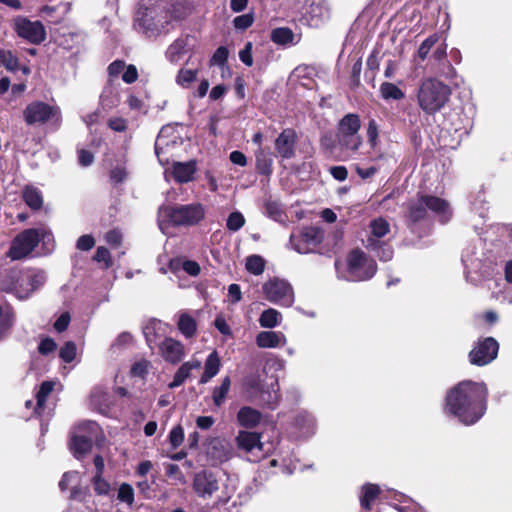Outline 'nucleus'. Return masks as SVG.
Here are the masks:
<instances>
[{
	"mask_svg": "<svg viewBox=\"0 0 512 512\" xmlns=\"http://www.w3.org/2000/svg\"><path fill=\"white\" fill-rule=\"evenodd\" d=\"M178 329L179 331L186 337H192L196 332V322L195 320L187 313H182L179 316L178 320Z\"/></svg>",
	"mask_w": 512,
	"mask_h": 512,
	"instance_id": "obj_41",
	"label": "nucleus"
},
{
	"mask_svg": "<svg viewBox=\"0 0 512 512\" xmlns=\"http://www.w3.org/2000/svg\"><path fill=\"white\" fill-rule=\"evenodd\" d=\"M13 319L9 312H4L0 306V339L7 333L12 326Z\"/></svg>",
	"mask_w": 512,
	"mask_h": 512,
	"instance_id": "obj_60",
	"label": "nucleus"
},
{
	"mask_svg": "<svg viewBox=\"0 0 512 512\" xmlns=\"http://www.w3.org/2000/svg\"><path fill=\"white\" fill-rule=\"evenodd\" d=\"M228 56H229L228 49L225 46H220L214 52V54L210 60V64L223 67L228 60Z\"/></svg>",
	"mask_w": 512,
	"mask_h": 512,
	"instance_id": "obj_58",
	"label": "nucleus"
},
{
	"mask_svg": "<svg viewBox=\"0 0 512 512\" xmlns=\"http://www.w3.org/2000/svg\"><path fill=\"white\" fill-rule=\"evenodd\" d=\"M62 492L70 490L69 499L82 503L89 512H93L96 491V475L87 477L76 471L65 472L59 482Z\"/></svg>",
	"mask_w": 512,
	"mask_h": 512,
	"instance_id": "obj_5",
	"label": "nucleus"
},
{
	"mask_svg": "<svg viewBox=\"0 0 512 512\" xmlns=\"http://www.w3.org/2000/svg\"><path fill=\"white\" fill-rule=\"evenodd\" d=\"M245 268L255 276L261 275L265 270V260L260 255H250L246 258Z\"/></svg>",
	"mask_w": 512,
	"mask_h": 512,
	"instance_id": "obj_45",
	"label": "nucleus"
},
{
	"mask_svg": "<svg viewBox=\"0 0 512 512\" xmlns=\"http://www.w3.org/2000/svg\"><path fill=\"white\" fill-rule=\"evenodd\" d=\"M450 87L435 77L421 81L417 88L416 98L419 108L427 115H435L449 102Z\"/></svg>",
	"mask_w": 512,
	"mask_h": 512,
	"instance_id": "obj_4",
	"label": "nucleus"
},
{
	"mask_svg": "<svg viewBox=\"0 0 512 512\" xmlns=\"http://www.w3.org/2000/svg\"><path fill=\"white\" fill-rule=\"evenodd\" d=\"M96 424L91 420H83L74 426L71 431L69 447L77 459H83L93 447Z\"/></svg>",
	"mask_w": 512,
	"mask_h": 512,
	"instance_id": "obj_10",
	"label": "nucleus"
},
{
	"mask_svg": "<svg viewBox=\"0 0 512 512\" xmlns=\"http://www.w3.org/2000/svg\"><path fill=\"white\" fill-rule=\"evenodd\" d=\"M171 131L170 126L162 127L155 142V154L162 166L169 163L167 156L169 148L177 144V136L170 137Z\"/></svg>",
	"mask_w": 512,
	"mask_h": 512,
	"instance_id": "obj_22",
	"label": "nucleus"
},
{
	"mask_svg": "<svg viewBox=\"0 0 512 512\" xmlns=\"http://www.w3.org/2000/svg\"><path fill=\"white\" fill-rule=\"evenodd\" d=\"M0 63L11 72L19 69L18 58L10 50H0Z\"/></svg>",
	"mask_w": 512,
	"mask_h": 512,
	"instance_id": "obj_46",
	"label": "nucleus"
},
{
	"mask_svg": "<svg viewBox=\"0 0 512 512\" xmlns=\"http://www.w3.org/2000/svg\"><path fill=\"white\" fill-rule=\"evenodd\" d=\"M296 132L293 129L283 130L275 140V150L284 159L295 155Z\"/></svg>",
	"mask_w": 512,
	"mask_h": 512,
	"instance_id": "obj_23",
	"label": "nucleus"
},
{
	"mask_svg": "<svg viewBox=\"0 0 512 512\" xmlns=\"http://www.w3.org/2000/svg\"><path fill=\"white\" fill-rule=\"evenodd\" d=\"M172 20L170 0H144L137 11L135 23L139 31L152 38L167 33Z\"/></svg>",
	"mask_w": 512,
	"mask_h": 512,
	"instance_id": "obj_2",
	"label": "nucleus"
},
{
	"mask_svg": "<svg viewBox=\"0 0 512 512\" xmlns=\"http://www.w3.org/2000/svg\"><path fill=\"white\" fill-rule=\"evenodd\" d=\"M237 448L253 458L250 460L257 461L265 456L264 444L261 442V434L250 431H239L236 436Z\"/></svg>",
	"mask_w": 512,
	"mask_h": 512,
	"instance_id": "obj_17",
	"label": "nucleus"
},
{
	"mask_svg": "<svg viewBox=\"0 0 512 512\" xmlns=\"http://www.w3.org/2000/svg\"><path fill=\"white\" fill-rule=\"evenodd\" d=\"M150 362L146 359H141L135 362L130 369V374L135 377L144 378L149 371Z\"/></svg>",
	"mask_w": 512,
	"mask_h": 512,
	"instance_id": "obj_55",
	"label": "nucleus"
},
{
	"mask_svg": "<svg viewBox=\"0 0 512 512\" xmlns=\"http://www.w3.org/2000/svg\"><path fill=\"white\" fill-rule=\"evenodd\" d=\"M282 315L274 308L264 310L259 317V324L263 328H274L280 324Z\"/></svg>",
	"mask_w": 512,
	"mask_h": 512,
	"instance_id": "obj_38",
	"label": "nucleus"
},
{
	"mask_svg": "<svg viewBox=\"0 0 512 512\" xmlns=\"http://www.w3.org/2000/svg\"><path fill=\"white\" fill-rule=\"evenodd\" d=\"M368 250L374 253L381 261H390L394 255L392 246L386 241H379L377 248Z\"/></svg>",
	"mask_w": 512,
	"mask_h": 512,
	"instance_id": "obj_47",
	"label": "nucleus"
},
{
	"mask_svg": "<svg viewBox=\"0 0 512 512\" xmlns=\"http://www.w3.org/2000/svg\"><path fill=\"white\" fill-rule=\"evenodd\" d=\"M233 24L235 28L245 30L253 24V17L251 14L237 16L234 18Z\"/></svg>",
	"mask_w": 512,
	"mask_h": 512,
	"instance_id": "obj_63",
	"label": "nucleus"
},
{
	"mask_svg": "<svg viewBox=\"0 0 512 512\" xmlns=\"http://www.w3.org/2000/svg\"><path fill=\"white\" fill-rule=\"evenodd\" d=\"M379 92L385 101H399L405 97V93L394 83L383 82L380 85Z\"/></svg>",
	"mask_w": 512,
	"mask_h": 512,
	"instance_id": "obj_37",
	"label": "nucleus"
},
{
	"mask_svg": "<svg viewBox=\"0 0 512 512\" xmlns=\"http://www.w3.org/2000/svg\"><path fill=\"white\" fill-rule=\"evenodd\" d=\"M126 64L123 60L113 61L107 68L110 77V84L104 88L101 98L102 104L105 107L113 108L119 103V93L115 87L112 86L111 82L113 78H117L120 74H123Z\"/></svg>",
	"mask_w": 512,
	"mask_h": 512,
	"instance_id": "obj_18",
	"label": "nucleus"
},
{
	"mask_svg": "<svg viewBox=\"0 0 512 512\" xmlns=\"http://www.w3.org/2000/svg\"><path fill=\"white\" fill-rule=\"evenodd\" d=\"M361 121L357 114H346L338 123L337 133L359 135Z\"/></svg>",
	"mask_w": 512,
	"mask_h": 512,
	"instance_id": "obj_34",
	"label": "nucleus"
},
{
	"mask_svg": "<svg viewBox=\"0 0 512 512\" xmlns=\"http://www.w3.org/2000/svg\"><path fill=\"white\" fill-rule=\"evenodd\" d=\"M172 168L175 180L180 183H185L192 180L196 171V165L194 161L174 162Z\"/></svg>",
	"mask_w": 512,
	"mask_h": 512,
	"instance_id": "obj_32",
	"label": "nucleus"
},
{
	"mask_svg": "<svg viewBox=\"0 0 512 512\" xmlns=\"http://www.w3.org/2000/svg\"><path fill=\"white\" fill-rule=\"evenodd\" d=\"M488 391L484 383L462 381L447 392L445 411L465 424L476 423L487 408Z\"/></svg>",
	"mask_w": 512,
	"mask_h": 512,
	"instance_id": "obj_1",
	"label": "nucleus"
},
{
	"mask_svg": "<svg viewBox=\"0 0 512 512\" xmlns=\"http://www.w3.org/2000/svg\"><path fill=\"white\" fill-rule=\"evenodd\" d=\"M23 117L28 125L50 123L59 127L61 112L59 107L51 106L42 101H34L26 106Z\"/></svg>",
	"mask_w": 512,
	"mask_h": 512,
	"instance_id": "obj_11",
	"label": "nucleus"
},
{
	"mask_svg": "<svg viewBox=\"0 0 512 512\" xmlns=\"http://www.w3.org/2000/svg\"><path fill=\"white\" fill-rule=\"evenodd\" d=\"M426 205L424 203V196H421L416 203H413L409 209V217L413 221H419L426 215Z\"/></svg>",
	"mask_w": 512,
	"mask_h": 512,
	"instance_id": "obj_50",
	"label": "nucleus"
},
{
	"mask_svg": "<svg viewBox=\"0 0 512 512\" xmlns=\"http://www.w3.org/2000/svg\"><path fill=\"white\" fill-rule=\"evenodd\" d=\"M221 487L222 495L219 497V500L225 503L231 498L234 488H230L224 483L221 473L204 469L197 472L193 477V491L201 499H211Z\"/></svg>",
	"mask_w": 512,
	"mask_h": 512,
	"instance_id": "obj_9",
	"label": "nucleus"
},
{
	"mask_svg": "<svg viewBox=\"0 0 512 512\" xmlns=\"http://www.w3.org/2000/svg\"><path fill=\"white\" fill-rule=\"evenodd\" d=\"M197 76V69H180L176 76V83L182 87H187Z\"/></svg>",
	"mask_w": 512,
	"mask_h": 512,
	"instance_id": "obj_51",
	"label": "nucleus"
},
{
	"mask_svg": "<svg viewBox=\"0 0 512 512\" xmlns=\"http://www.w3.org/2000/svg\"><path fill=\"white\" fill-rule=\"evenodd\" d=\"M461 260L465 268L466 279L473 285L480 284L494 273V259L485 253L484 243L481 240L469 244L463 250Z\"/></svg>",
	"mask_w": 512,
	"mask_h": 512,
	"instance_id": "obj_3",
	"label": "nucleus"
},
{
	"mask_svg": "<svg viewBox=\"0 0 512 512\" xmlns=\"http://www.w3.org/2000/svg\"><path fill=\"white\" fill-rule=\"evenodd\" d=\"M245 224V218L239 211L232 212L227 219L226 226L228 230L236 232L240 230Z\"/></svg>",
	"mask_w": 512,
	"mask_h": 512,
	"instance_id": "obj_53",
	"label": "nucleus"
},
{
	"mask_svg": "<svg viewBox=\"0 0 512 512\" xmlns=\"http://www.w3.org/2000/svg\"><path fill=\"white\" fill-rule=\"evenodd\" d=\"M262 289L265 298L271 303L282 307H291L294 303L293 288L285 279L271 278L263 284Z\"/></svg>",
	"mask_w": 512,
	"mask_h": 512,
	"instance_id": "obj_13",
	"label": "nucleus"
},
{
	"mask_svg": "<svg viewBox=\"0 0 512 512\" xmlns=\"http://www.w3.org/2000/svg\"><path fill=\"white\" fill-rule=\"evenodd\" d=\"M256 166L261 174L271 173L272 159L261 149L256 153Z\"/></svg>",
	"mask_w": 512,
	"mask_h": 512,
	"instance_id": "obj_49",
	"label": "nucleus"
},
{
	"mask_svg": "<svg viewBox=\"0 0 512 512\" xmlns=\"http://www.w3.org/2000/svg\"><path fill=\"white\" fill-rule=\"evenodd\" d=\"M184 440V431L183 428L178 425L172 428V430L169 433V441L171 443V446L173 448L179 447Z\"/></svg>",
	"mask_w": 512,
	"mask_h": 512,
	"instance_id": "obj_59",
	"label": "nucleus"
},
{
	"mask_svg": "<svg viewBox=\"0 0 512 512\" xmlns=\"http://www.w3.org/2000/svg\"><path fill=\"white\" fill-rule=\"evenodd\" d=\"M59 357L66 363L72 362L76 357V345L72 341L66 342L59 351Z\"/></svg>",
	"mask_w": 512,
	"mask_h": 512,
	"instance_id": "obj_54",
	"label": "nucleus"
},
{
	"mask_svg": "<svg viewBox=\"0 0 512 512\" xmlns=\"http://www.w3.org/2000/svg\"><path fill=\"white\" fill-rule=\"evenodd\" d=\"M390 233V224L383 217H378L370 221L368 226V234L364 240L367 249L377 248L378 242L383 241L386 235Z\"/></svg>",
	"mask_w": 512,
	"mask_h": 512,
	"instance_id": "obj_20",
	"label": "nucleus"
},
{
	"mask_svg": "<svg viewBox=\"0 0 512 512\" xmlns=\"http://www.w3.org/2000/svg\"><path fill=\"white\" fill-rule=\"evenodd\" d=\"M95 245V240L92 235H83L78 238L76 242L77 249L81 251H89Z\"/></svg>",
	"mask_w": 512,
	"mask_h": 512,
	"instance_id": "obj_64",
	"label": "nucleus"
},
{
	"mask_svg": "<svg viewBox=\"0 0 512 512\" xmlns=\"http://www.w3.org/2000/svg\"><path fill=\"white\" fill-rule=\"evenodd\" d=\"M23 199L25 203L33 210H38L43 205L41 192L34 187L27 186L23 190Z\"/></svg>",
	"mask_w": 512,
	"mask_h": 512,
	"instance_id": "obj_39",
	"label": "nucleus"
},
{
	"mask_svg": "<svg viewBox=\"0 0 512 512\" xmlns=\"http://www.w3.org/2000/svg\"><path fill=\"white\" fill-rule=\"evenodd\" d=\"M230 386L231 380L226 376L223 378L221 385L213 389L212 399L215 406L220 407L225 402Z\"/></svg>",
	"mask_w": 512,
	"mask_h": 512,
	"instance_id": "obj_44",
	"label": "nucleus"
},
{
	"mask_svg": "<svg viewBox=\"0 0 512 512\" xmlns=\"http://www.w3.org/2000/svg\"><path fill=\"white\" fill-rule=\"evenodd\" d=\"M265 213L274 220H279L282 217L283 211L281 204L277 201L268 200L265 203Z\"/></svg>",
	"mask_w": 512,
	"mask_h": 512,
	"instance_id": "obj_57",
	"label": "nucleus"
},
{
	"mask_svg": "<svg viewBox=\"0 0 512 512\" xmlns=\"http://www.w3.org/2000/svg\"><path fill=\"white\" fill-rule=\"evenodd\" d=\"M380 493V488L375 484H365L362 487V494L360 496V504L365 509L371 508V502L376 499Z\"/></svg>",
	"mask_w": 512,
	"mask_h": 512,
	"instance_id": "obj_43",
	"label": "nucleus"
},
{
	"mask_svg": "<svg viewBox=\"0 0 512 512\" xmlns=\"http://www.w3.org/2000/svg\"><path fill=\"white\" fill-rule=\"evenodd\" d=\"M63 391L64 387L59 381H44L41 383L39 390L36 393V405L34 413L41 415L45 409V403L53 390Z\"/></svg>",
	"mask_w": 512,
	"mask_h": 512,
	"instance_id": "obj_27",
	"label": "nucleus"
},
{
	"mask_svg": "<svg viewBox=\"0 0 512 512\" xmlns=\"http://www.w3.org/2000/svg\"><path fill=\"white\" fill-rule=\"evenodd\" d=\"M138 79V70L135 65L129 64L126 65L124 72L122 74V80L127 84H132L136 82Z\"/></svg>",
	"mask_w": 512,
	"mask_h": 512,
	"instance_id": "obj_62",
	"label": "nucleus"
},
{
	"mask_svg": "<svg viewBox=\"0 0 512 512\" xmlns=\"http://www.w3.org/2000/svg\"><path fill=\"white\" fill-rule=\"evenodd\" d=\"M205 216L204 207L199 203L176 206H162L158 212V225L162 232L169 225L192 226Z\"/></svg>",
	"mask_w": 512,
	"mask_h": 512,
	"instance_id": "obj_6",
	"label": "nucleus"
},
{
	"mask_svg": "<svg viewBox=\"0 0 512 512\" xmlns=\"http://www.w3.org/2000/svg\"><path fill=\"white\" fill-rule=\"evenodd\" d=\"M287 342L282 332L262 331L256 336V344L260 348H277L284 346Z\"/></svg>",
	"mask_w": 512,
	"mask_h": 512,
	"instance_id": "obj_29",
	"label": "nucleus"
},
{
	"mask_svg": "<svg viewBox=\"0 0 512 512\" xmlns=\"http://www.w3.org/2000/svg\"><path fill=\"white\" fill-rule=\"evenodd\" d=\"M261 419V412L249 406L242 407L237 413L239 424L245 428L256 427L261 422Z\"/></svg>",
	"mask_w": 512,
	"mask_h": 512,
	"instance_id": "obj_31",
	"label": "nucleus"
},
{
	"mask_svg": "<svg viewBox=\"0 0 512 512\" xmlns=\"http://www.w3.org/2000/svg\"><path fill=\"white\" fill-rule=\"evenodd\" d=\"M295 425L304 437H308L314 433L315 420L308 412H300L295 418Z\"/></svg>",
	"mask_w": 512,
	"mask_h": 512,
	"instance_id": "obj_35",
	"label": "nucleus"
},
{
	"mask_svg": "<svg viewBox=\"0 0 512 512\" xmlns=\"http://www.w3.org/2000/svg\"><path fill=\"white\" fill-rule=\"evenodd\" d=\"M377 264L372 258H368L364 252L353 250L347 257L348 281H365L374 276Z\"/></svg>",
	"mask_w": 512,
	"mask_h": 512,
	"instance_id": "obj_12",
	"label": "nucleus"
},
{
	"mask_svg": "<svg viewBox=\"0 0 512 512\" xmlns=\"http://www.w3.org/2000/svg\"><path fill=\"white\" fill-rule=\"evenodd\" d=\"M117 499L126 503L129 507L134 504V489L128 483H122L118 488Z\"/></svg>",
	"mask_w": 512,
	"mask_h": 512,
	"instance_id": "obj_48",
	"label": "nucleus"
},
{
	"mask_svg": "<svg viewBox=\"0 0 512 512\" xmlns=\"http://www.w3.org/2000/svg\"><path fill=\"white\" fill-rule=\"evenodd\" d=\"M201 367V362L197 359L189 360L183 363L176 371L172 382L169 383V388L174 389L181 386L187 378L190 377L192 370H198Z\"/></svg>",
	"mask_w": 512,
	"mask_h": 512,
	"instance_id": "obj_30",
	"label": "nucleus"
},
{
	"mask_svg": "<svg viewBox=\"0 0 512 512\" xmlns=\"http://www.w3.org/2000/svg\"><path fill=\"white\" fill-rule=\"evenodd\" d=\"M12 27L20 38L30 44L39 45L46 39V29L40 21H31L25 16H17L13 19Z\"/></svg>",
	"mask_w": 512,
	"mask_h": 512,
	"instance_id": "obj_14",
	"label": "nucleus"
},
{
	"mask_svg": "<svg viewBox=\"0 0 512 512\" xmlns=\"http://www.w3.org/2000/svg\"><path fill=\"white\" fill-rule=\"evenodd\" d=\"M158 352L169 363H179L185 357V349L180 341L165 337L158 344Z\"/></svg>",
	"mask_w": 512,
	"mask_h": 512,
	"instance_id": "obj_21",
	"label": "nucleus"
},
{
	"mask_svg": "<svg viewBox=\"0 0 512 512\" xmlns=\"http://www.w3.org/2000/svg\"><path fill=\"white\" fill-rule=\"evenodd\" d=\"M337 140L342 149L357 151L362 144L360 135L337 133Z\"/></svg>",
	"mask_w": 512,
	"mask_h": 512,
	"instance_id": "obj_40",
	"label": "nucleus"
},
{
	"mask_svg": "<svg viewBox=\"0 0 512 512\" xmlns=\"http://www.w3.org/2000/svg\"><path fill=\"white\" fill-rule=\"evenodd\" d=\"M323 240V231L317 227H306L302 230L298 238L291 237L293 248L301 254L312 251V247L317 246Z\"/></svg>",
	"mask_w": 512,
	"mask_h": 512,
	"instance_id": "obj_19",
	"label": "nucleus"
},
{
	"mask_svg": "<svg viewBox=\"0 0 512 512\" xmlns=\"http://www.w3.org/2000/svg\"><path fill=\"white\" fill-rule=\"evenodd\" d=\"M439 36L438 34H432L428 38H426L421 45L419 46L417 56L424 60L429 54L431 48L438 42Z\"/></svg>",
	"mask_w": 512,
	"mask_h": 512,
	"instance_id": "obj_52",
	"label": "nucleus"
},
{
	"mask_svg": "<svg viewBox=\"0 0 512 512\" xmlns=\"http://www.w3.org/2000/svg\"><path fill=\"white\" fill-rule=\"evenodd\" d=\"M379 126L374 119H370L367 127V138L370 146L375 148L378 144Z\"/></svg>",
	"mask_w": 512,
	"mask_h": 512,
	"instance_id": "obj_56",
	"label": "nucleus"
},
{
	"mask_svg": "<svg viewBox=\"0 0 512 512\" xmlns=\"http://www.w3.org/2000/svg\"><path fill=\"white\" fill-rule=\"evenodd\" d=\"M499 344L492 338L480 340L469 353L470 362L473 365L484 366L492 362L498 354Z\"/></svg>",
	"mask_w": 512,
	"mask_h": 512,
	"instance_id": "obj_16",
	"label": "nucleus"
},
{
	"mask_svg": "<svg viewBox=\"0 0 512 512\" xmlns=\"http://www.w3.org/2000/svg\"><path fill=\"white\" fill-rule=\"evenodd\" d=\"M46 275L41 270H25L11 273L1 284L2 290L14 294L18 299L29 298L44 285Z\"/></svg>",
	"mask_w": 512,
	"mask_h": 512,
	"instance_id": "obj_8",
	"label": "nucleus"
},
{
	"mask_svg": "<svg viewBox=\"0 0 512 512\" xmlns=\"http://www.w3.org/2000/svg\"><path fill=\"white\" fill-rule=\"evenodd\" d=\"M142 330L147 345L153 350L158 347L160 339L165 336L167 325L158 319H150Z\"/></svg>",
	"mask_w": 512,
	"mask_h": 512,
	"instance_id": "obj_24",
	"label": "nucleus"
},
{
	"mask_svg": "<svg viewBox=\"0 0 512 512\" xmlns=\"http://www.w3.org/2000/svg\"><path fill=\"white\" fill-rule=\"evenodd\" d=\"M190 41L191 37L189 35L177 38L173 43H171L168 46L165 52L167 60L172 64H177L182 59V57L189 51Z\"/></svg>",
	"mask_w": 512,
	"mask_h": 512,
	"instance_id": "obj_28",
	"label": "nucleus"
},
{
	"mask_svg": "<svg viewBox=\"0 0 512 512\" xmlns=\"http://www.w3.org/2000/svg\"><path fill=\"white\" fill-rule=\"evenodd\" d=\"M424 203L427 209L435 213L442 223L449 221L452 215V211L449 203L439 197L424 195Z\"/></svg>",
	"mask_w": 512,
	"mask_h": 512,
	"instance_id": "obj_25",
	"label": "nucleus"
},
{
	"mask_svg": "<svg viewBox=\"0 0 512 512\" xmlns=\"http://www.w3.org/2000/svg\"><path fill=\"white\" fill-rule=\"evenodd\" d=\"M107 125L115 132H124L128 127L127 120L122 117H112L108 119Z\"/></svg>",
	"mask_w": 512,
	"mask_h": 512,
	"instance_id": "obj_61",
	"label": "nucleus"
},
{
	"mask_svg": "<svg viewBox=\"0 0 512 512\" xmlns=\"http://www.w3.org/2000/svg\"><path fill=\"white\" fill-rule=\"evenodd\" d=\"M330 18V7L326 0H306L299 21L303 25L318 28Z\"/></svg>",
	"mask_w": 512,
	"mask_h": 512,
	"instance_id": "obj_15",
	"label": "nucleus"
},
{
	"mask_svg": "<svg viewBox=\"0 0 512 512\" xmlns=\"http://www.w3.org/2000/svg\"><path fill=\"white\" fill-rule=\"evenodd\" d=\"M294 37L293 31L287 27L276 28L271 32V40L279 45L292 44Z\"/></svg>",
	"mask_w": 512,
	"mask_h": 512,
	"instance_id": "obj_42",
	"label": "nucleus"
},
{
	"mask_svg": "<svg viewBox=\"0 0 512 512\" xmlns=\"http://www.w3.org/2000/svg\"><path fill=\"white\" fill-rule=\"evenodd\" d=\"M221 363L218 353L213 351L210 353L204 364V372L200 378L199 383L205 384L216 376L220 370Z\"/></svg>",
	"mask_w": 512,
	"mask_h": 512,
	"instance_id": "obj_33",
	"label": "nucleus"
},
{
	"mask_svg": "<svg viewBox=\"0 0 512 512\" xmlns=\"http://www.w3.org/2000/svg\"><path fill=\"white\" fill-rule=\"evenodd\" d=\"M63 391L64 387L59 381H44L41 383L39 390L36 393V405L34 413L41 415L45 409V403L53 390Z\"/></svg>",
	"mask_w": 512,
	"mask_h": 512,
	"instance_id": "obj_26",
	"label": "nucleus"
},
{
	"mask_svg": "<svg viewBox=\"0 0 512 512\" xmlns=\"http://www.w3.org/2000/svg\"><path fill=\"white\" fill-rule=\"evenodd\" d=\"M42 241L44 245L53 246V234L45 228H29L16 235L11 241L6 256L12 261L28 257Z\"/></svg>",
	"mask_w": 512,
	"mask_h": 512,
	"instance_id": "obj_7",
	"label": "nucleus"
},
{
	"mask_svg": "<svg viewBox=\"0 0 512 512\" xmlns=\"http://www.w3.org/2000/svg\"><path fill=\"white\" fill-rule=\"evenodd\" d=\"M170 269L174 272L183 270L190 276H197L201 271L200 265L196 261L181 259H172Z\"/></svg>",
	"mask_w": 512,
	"mask_h": 512,
	"instance_id": "obj_36",
	"label": "nucleus"
}]
</instances>
